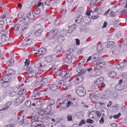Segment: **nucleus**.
<instances>
[{
  "label": "nucleus",
  "mask_w": 127,
  "mask_h": 127,
  "mask_svg": "<svg viewBox=\"0 0 127 127\" xmlns=\"http://www.w3.org/2000/svg\"><path fill=\"white\" fill-rule=\"evenodd\" d=\"M76 60V58L73 55V54L70 53L66 57L65 61L66 63L71 64Z\"/></svg>",
  "instance_id": "nucleus-1"
},
{
  "label": "nucleus",
  "mask_w": 127,
  "mask_h": 127,
  "mask_svg": "<svg viewBox=\"0 0 127 127\" xmlns=\"http://www.w3.org/2000/svg\"><path fill=\"white\" fill-rule=\"evenodd\" d=\"M25 71L26 72L28 73L29 76L31 77H33L36 75L39 71L37 69H33L32 67L30 66V68Z\"/></svg>",
  "instance_id": "nucleus-2"
},
{
  "label": "nucleus",
  "mask_w": 127,
  "mask_h": 127,
  "mask_svg": "<svg viewBox=\"0 0 127 127\" xmlns=\"http://www.w3.org/2000/svg\"><path fill=\"white\" fill-rule=\"evenodd\" d=\"M76 92L77 95L80 96H83L86 95V91L82 87H79L76 89Z\"/></svg>",
  "instance_id": "nucleus-3"
},
{
  "label": "nucleus",
  "mask_w": 127,
  "mask_h": 127,
  "mask_svg": "<svg viewBox=\"0 0 127 127\" xmlns=\"http://www.w3.org/2000/svg\"><path fill=\"white\" fill-rule=\"evenodd\" d=\"M70 105V101L67 100H65L61 103L60 110H64L66 108H68Z\"/></svg>",
  "instance_id": "nucleus-4"
},
{
  "label": "nucleus",
  "mask_w": 127,
  "mask_h": 127,
  "mask_svg": "<svg viewBox=\"0 0 127 127\" xmlns=\"http://www.w3.org/2000/svg\"><path fill=\"white\" fill-rule=\"evenodd\" d=\"M31 127H44L43 125L42 122L40 121H39L37 120H34L32 123Z\"/></svg>",
  "instance_id": "nucleus-5"
},
{
  "label": "nucleus",
  "mask_w": 127,
  "mask_h": 127,
  "mask_svg": "<svg viewBox=\"0 0 127 127\" xmlns=\"http://www.w3.org/2000/svg\"><path fill=\"white\" fill-rule=\"evenodd\" d=\"M67 31L65 29H64L61 31L60 32L59 39H60L62 41L65 39V37L67 33Z\"/></svg>",
  "instance_id": "nucleus-6"
},
{
  "label": "nucleus",
  "mask_w": 127,
  "mask_h": 127,
  "mask_svg": "<svg viewBox=\"0 0 127 127\" xmlns=\"http://www.w3.org/2000/svg\"><path fill=\"white\" fill-rule=\"evenodd\" d=\"M100 60H95L93 62V64L96 65V66L98 69H100L101 68L104 67L105 63L104 62H100Z\"/></svg>",
  "instance_id": "nucleus-7"
},
{
  "label": "nucleus",
  "mask_w": 127,
  "mask_h": 127,
  "mask_svg": "<svg viewBox=\"0 0 127 127\" xmlns=\"http://www.w3.org/2000/svg\"><path fill=\"white\" fill-rule=\"evenodd\" d=\"M11 77L6 74L3 76L2 79H1V81H4L8 83L11 81Z\"/></svg>",
  "instance_id": "nucleus-8"
},
{
  "label": "nucleus",
  "mask_w": 127,
  "mask_h": 127,
  "mask_svg": "<svg viewBox=\"0 0 127 127\" xmlns=\"http://www.w3.org/2000/svg\"><path fill=\"white\" fill-rule=\"evenodd\" d=\"M83 63H78V67L76 69L78 73H80V74H83L85 72V71L83 68L80 67L81 66L83 65Z\"/></svg>",
  "instance_id": "nucleus-9"
},
{
  "label": "nucleus",
  "mask_w": 127,
  "mask_h": 127,
  "mask_svg": "<svg viewBox=\"0 0 127 127\" xmlns=\"http://www.w3.org/2000/svg\"><path fill=\"white\" fill-rule=\"evenodd\" d=\"M22 21L25 24L23 28H22L23 30L24 28V29H27L28 28V25L30 23V19L28 17H26L23 18Z\"/></svg>",
  "instance_id": "nucleus-10"
},
{
  "label": "nucleus",
  "mask_w": 127,
  "mask_h": 127,
  "mask_svg": "<svg viewBox=\"0 0 127 127\" xmlns=\"http://www.w3.org/2000/svg\"><path fill=\"white\" fill-rule=\"evenodd\" d=\"M46 50L44 47L42 46L41 48L38 51V54L37 56H41V57H42L43 55L46 54Z\"/></svg>",
  "instance_id": "nucleus-11"
},
{
  "label": "nucleus",
  "mask_w": 127,
  "mask_h": 127,
  "mask_svg": "<svg viewBox=\"0 0 127 127\" xmlns=\"http://www.w3.org/2000/svg\"><path fill=\"white\" fill-rule=\"evenodd\" d=\"M57 32L56 30L55 31L54 30H51L48 35V38L51 39L55 36L56 37H57L58 36V34H57Z\"/></svg>",
  "instance_id": "nucleus-12"
},
{
  "label": "nucleus",
  "mask_w": 127,
  "mask_h": 127,
  "mask_svg": "<svg viewBox=\"0 0 127 127\" xmlns=\"http://www.w3.org/2000/svg\"><path fill=\"white\" fill-rule=\"evenodd\" d=\"M42 79V78L38 77L37 78L35 82V84L37 85H39L40 86H44L45 84H44V83Z\"/></svg>",
  "instance_id": "nucleus-13"
},
{
  "label": "nucleus",
  "mask_w": 127,
  "mask_h": 127,
  "mask_svg": "<svg viewBox=\"0 0 127 127\" xmlns=\"http://www.w3.org/2000/svg\"><path fill=\"white\" fill-rule=\"evenodd\" d=\"M50 4V3L49 1L48 0H46L41 6V9L44 10H47L48 7L49 6Z\"/></svg>",
  "instance_id": "nucleus-14"
},
{
  "label": "nucleus",
  "mask_w": 127,
  "mask_h": 127,
  "mask_svg": "<svg viewBox=\"0 0 127 127\" xmlns=\"http://www.w3.org/2000/svg\"><path fill=\"white\" fill-rule=\"evenodd\" d=\"M47 108L49 109V110L48 111H47V112H46L42 116V118L43 120H48L50 119V117L49 116V112L50 111L51 109L50 108V106H47Z\"/></svg>",
  "instance_id": "nucleus-15"
},
{
  "label": "nucleus",
  "mask_w": 127,
  "mask_h": 127,
  "mask_svg": "<svg viewBox=\"0 0 127 127\" xmlns=\"http://www.w3.org/2000/svg\"><path fill=\"white\" fill-rule=\"evenodd\" d=\"M75 81L77 84H79L81 82L83 79V77L80 74H76L75 76Z\"/></svg>",
  "instance_id": "nucleus-16"
},
{
  "label": "nucleus",
  "mask_w": 127,
  "mask_h": 127,
  "mask_svg": "<svg viewBox=\"0 0 127 127\" xmlns=\"http://www.w3.org/2000/svg\"><path fill=\"white\" fill-rule=\"evenodd\" d=\"M32 42V40L31 39L27 38L22 41L21 45L22 46H25L30 44Z\"/></svg>",
  "instance_id": "nucleus-17"
},
{
  "label": "nucleus",
  "mask_w": 127,
  "mask_h": 127,
  "mask_svg": "<svg viewBox=\"0 0 127 127\" xmlns=\"http://www.w3.org/2000/svg\"><path fill=\"white\" fill-rule=\"evenodd\" d=\"M24 99V97L22 96H20L17 97L15 100L14 103L16 105L19 104Z\"/></svg>",
  "instance_id": "nucleus-18"
},
{
  "label": "nucleus",
  "mask_w": 127,
  "mask_h": 127,
  "mask_svg": "<svg viewBox=\"0 0 127 127\" xmlns=\"http://www.w3.org/2000/svg\"><path fill=\"white\" fill-rule=\"evenodd\" d=\"M9 34L2 36L1 40L3 43H5L8 41L9 40Z\"/></svg>",
  "instance_id": "nucleus-19"
},
{
  "label": "nucleus",
  "mask_w": 127,
  "mask_h": 127,
  "mask_svg": "<svg viewBox=\"0 0 127 127\" xmlns=\"http://www.w3.org/2000/svg\"><path fill=\"white\" fill-rule=\"evenodd\" d=\"M82 16L81 15L77 16L74 19L76 23H80L82 21Z\"/></svg>",
  "instance_id": "nucleus-20"
},
{
  "label": "nucleus",
  "mask_w": 127,
  "mask_h": 127,
  "mask_svg": "<svg viewBox=\"0 0 127 127\" xmlns=\"http://www.w3.org/2000/svg\"><path fill=\"white\" fill-rule=\"evenodd\" d=\"M111 51L113 54L115 55H118L119 52V48L117 47L113 48Z\"/></svg>",
  "instance_id": "nucleus-21"
},
{
  "label": "nucleus",
  "mask_w": 127,
  "mask_h": 127,
  "mask_svg": "<svg viewBox=\"0 0 127 127\" xmlns=\"http://www.w3.org/2000/svg\"><path fill=\"white\" fill-rule=\"evenodd\" d=\"M41 64L39 61H37L34 64V68L35 69H37L38 71H39L41 70L40 66Z\"/></svg>",
  "instance_id": "nucleus-22"
},
{
  "label": "nucleus",
  "mask_w": 127,
  "mask_h": 127,
  "mask_svg": "<svg viewBox=\"0 0 127 127\" xmlns=\"http://www.w3.org/2000/svg\"><path fill=\"white\" fill-rule=\"evenodd\" d=\"M30 60L29 59H27L25 62L24 69L25 70L28 69L30 68Z\"/></svg>",
  "instance_id": "nucleus-23"
},
{
  "label": "nucleus",
  "mask_w": 127,
  "mask_h": 127,
  "mask_svg": "<svg viewBox=\"0 0 127 127\" xmlns=\"http://www.w3.org/2000/svg\"><path fill=\"white\" fill-rule=\"evenodd\" d=\"M45 58L46 61L48 62H50L52 61L53 58V56L52 55H46Z\"/></svg>",
  "instance_id": "nucleus-24"
},
{
  "label": "nucleus",
  "mask_w": 127,
  "mask_h": 127,
  "mask_svg": "<svg viewBox=\"0 0 127 127\" xmlns=\"http://www.w3.org/2000/svg\"><path fill=\"white\" fill-rule=\"evenodd\" d=\"M83 21L86 25H88L91 21V19L87 16L85 17L84 18Z\"/></svg>",
  "instance_id": "nucleus-25"
},
{
  "label": "nucleus",
  "mask_w": 127,
  "mask_h": 127,
  "mask_svg": "<svg viewBox=\"0 0 127 127\" xmlns=\"http://www.w3.org/2000/svg\"><path fill=\"white\" fill-rule=\"evenodd\" d=\"M15 73L16 72L14 70L10 69L8 70V73L6 74H7L10 77H12V76L14 75Z\"/></svg>",
  "instance_id": "nucleus-26"
},
{
  "label": "nucleus",
  "mask_w": 127,
  "mask_h": 127,
  "mask_svg": "<svg viewBox=\"0 0 127 127\" xmlns=\"http://www.w3.org/2000/svg\"><path fill=\"white\" fill-rule=\"evenodd\" d=\"M63 48V47L62 45H57L56 48L57 52L59 54L61 53Z\"/></svg>",
  "instance_id": "nucleus-27"
},
{
  "label": "nucleus",
  "mask_w": 127,
  "mask_h": 127,
  "mask_svg": "<svg viewBox=\"0 0 127 127\" xmlns=\"http://www.w3.org/2000/svg\"><path fill=\"white\" fill-rule=\"evenodd\" d=\"M97 11L98 14H100L102 12V10L101 7H96L94 10V12Z\"/></svg>",
  "instance_id": "nucleus-28"
},
{
  "label": "nucleus",
  "mask_w": 127,
  "mask_h": 127,
  "mask_svg": "<svg viewBox=\"0 0 127 127\" xmlns=\"http://www.w3.org/2000/svg\"><path fill=\"white\" fill-rule=\"evenodd\" d=\"M89 117L91 119H95L96 118L95 111H92L89 115Z\"/></svg>",
  "instance_id": "nucleus-29"
},
{
  "label": "nucleus",
  "mask_w": 127,
  "mask_h": 127,
  "mask_svg": "<svg viewBox=\"0 0 127 127\" xmlns=\"http://www.w3.org/2000/svg\"><path fill=\"white\" fill-rule=\"evenodd\" d=\"M2 31L1 32L0 34H1L2 36L3 35H6L8 34V30L6 28L3 29Z\"/></svg>",
  "instance_id": "nucleus-30"
},
{
  "label": "nucleus",
  "mask_w": 127,
  "mask_h": 127,
  "mask_svg": "<svg viewBox=\"0 0 127 127\" xmlns=\"http://www.w3.org/2000/svg\"><path fill=\"white\" fill-rule=\"evenodd\" d=\"M103 79L102 78L98 79L95 82L94 84L97 85L101 84V83L103 82Z\"/></svg>",
  "instance_id": "nucleus-31"
},
{
  "label": "nucleus",
  "mask_w": 127,
  "mask_h": 127,
  "mask_svg": "<svg viewBox=\"0 0 127 127\" xmlns=\"http://www.w3.org/2000/svg\"><path fill=\"white\" fill-rule=\"evenodd\" d=\"M13 19L12 18H7L6 19V21L7 23L9 25H11L13 23Z\"/></svg>",
  "instance_id": "nucleus-32"
},
{
  "label": "nucleus",
  "mask_w": 127,
  "mask_h": 127,
  "mask_svg": "<svg viewBox=\"0 0 127 127\" xmlns=\"http://www.w3.org/2000/svg\"><path fill=\"white\" fill-rule=\"evenodd\" d=\"M89 97L92 101H94L96 98V96L95 94L92 93L89 95Z\"/></svg>",
  "instance_id": "nucleus-33"
},
{
  "label": "nucleus",
  "mask_w": 127,
  "mask_h": 127,
  "mask_svg": "<svg viewBox=\"0 0 127 127\" xmlns=\"http://www.w3.org/2000/svg\"><path fill=\"white\" fill-rule=\"evenodd\" d=\"M26 92V90L24 88L20 90L18 93V95H22L24 94Z\"/></svg>",
  "instance_id": "nucleus-34"
},
{
  "label": "nucleus",
  "mask_w": 127,
  "mask_h": 127,
  "mask_svg": "<svg viewBox=\"0 0 127 127\" xmlns=\"http://www.w3.org/2000/svg\"><path fill=\"white\" fill-rule=\"evenodd\" d=\"M47 111H46L43 109H40L38 110V113L39 115H43Z\"/></svg>",
  "instance_id": "nucleus-35"
},
{
  "label": "nucleus",
  "mask_w": 127,
  "mask_h": 127,
  "mask_svg": "<svg viewBox=\"0 0 127 127\" xmlns=\"http://www.w3.org/2000/svg\"><path fill=\"white\" fill-rule=\"evenodd\" d=\"M23 117L21 116H19L17 117V120L19 124H22L23 123Z\"/></svg>",
  "instance_id": "nucleus-36"
},
{
  "label": "nucleus",
  "mask_w": 127,
  "mask_h": 127,
  "mask_svg": "<svg viewBox=\"0 0 127 127\" xmlns=\"http://www.w3.org/2000/svg\"><path fill=\"white\" fill-rule=\"evenodd\" d=\"M57 85L52 84L50 85V88L52 91H54L56 90L57 88Z\"/></svg>",
  "instance_id": "nucleus-37"
},
{
  "label": "nucleus",
  "mask_w": 127,
  "mask_h": 127,
  "mask_svg": "<svg viewBox=\"0 0 127 127\" xmlns=\"http://www.w3.org/2000/svg\"><path fill=\"white\" fill-rule=\"evenodd\" d=\"M117 75L116 73L114 71H112L109 73L108 76L111 78H113L115 77Z\"/></svg>",
  "instance_id": "nucleus-38"
},
{
  "label": "nucleus",
  "mask_w": 127,
  "mask_h": 127,
  "mask_svg": "<svg viewBox=\"0 0 127 127\" xmlns=\"http://www.w3.org/2000/svg\"><path fill=\"white\" fill-rule=\"evenodd\" d=\"M0 27L1 29L6 28L4 22L3 20H0Z\"/></svg>",
  "instance_id": "nucleus-39"
},
{
  "label": "nucleus",
  "mask_w": 127,
  "mask_h": 127,
  "mask_svg": "<svg viewBox=\"0 0 127 127\" xmlns=\"http://www.w3.org/2000/svg\"><path fill=\"white\" fill-rule=\"evenodd\" d=\"M41 26L40 24L36 25L34 26V28L33 30L36 31L39 30H42L41 29Z\"/></svg>",
  "instance_id": "nucleus-40"
},
{
  "label": "nucleus",
  "mask_w": 127,
  "mask_h": 127,
  "mask_svg": "<svg viewBox=\"0 0 127 127\" xmlns=\"http://www.w3.org/2000/svg\"><path fill=\"white\" fill-rule=\"evenodd\" d=\"M70 84V82L69 80L68 81L65 80L64 81V86L66 87L69 86Z\"/></svg>",
  "instance_id": "nucleus-41"
},
{
  "label": "nucleus",
  "mask_w": 127,
  "mask_h": 127,
  "mask_svg": "<svg viewBox=\"0 0 127 127\" xmlns=\"http://www.w3.org/2000/svg\"><path fill=\"white\" fill-rule=\"evenodd\" d=\"M71 105L72 106H73L76 105L77 103V102L76 100V98H73V99L70 101Z\"/></svg>",
  "instance_id": "nucleus-42"
},
{
  "label": "nucleus",
  "mask_w": 127,
  "mask_h": 127,
  "mask_svg": "<svg viewBox=\"0 0 127 127\" xmlns=\"http://www.w3.org/2000/svg\"><path fill=\"white\" fill-rule=\"evenodd\" d=\"M75 28V26L74 25L71 26L68 31V33H71L74 30Z\"/></svg>",
  "instance_id": "nucleus-43"
},
{
  "label": "nucleus",
  "mask_w": 127,
  "mask_h": 127,
  "mask_svg": "<svg viewBox=\"0 0 127 127\" xmlns=\"http://www.w3.org/2000/svg\"><path fill=\"white\" fill-rule=\"evenodd\" d=\"M14 62V60L13 59L9 60L7 62V65L8 66H11L13 64Z\"/></svg>",
  "instance_id": "nucleus-44"
},
{
  "label": "nucleus",
  "mask_w": 127,
  "mask_h": 127,
  "mask_svg": "<svg viewBox=\"0 0 127 127\" xmlns=\"http://www.w3.org/2000/svg\"><path fill=\"white\" fill-rule=\"evenodd\" d=\"M57 85H58V86L60 87H62L64 86V81L63 80H61L57 82Z\"/></svg>",
  "instance_id": "nucleus-45"
},
{
  "label": "nucleus",
  "mask_w": 127,
  "mask_h": 127,
  "mask_svg": "<svg viewBox=\"0 0 127 127\" xmlns=\"http://www.w3.org/2000/svg\"><path fill=\"white\" fill-rule=\"evenodd\" d=\"M27 17H28L29 19L33 18L34 17V14L32 12H30L28 14Z\"/></svg>",
  "instance_id": "nucleus-46"
},
{
  "label": "nucleus",
  "mask_w": 127,
  "mask_h": 127,
  "mask_svg": "<svg viewBox=\"0 0 127 127\" xmlns=\"http://www.w3.org/2000/svg\"><path fill=\"white\" fill-rule=\"evenodd\" d=\"M39 91H36L34 92V93L33 95V96L34 97H39Z\"/></svg>",
  "instance_id": "nucleus-47"
},
{
  "label": "nucleus",
  "mask_w": 127,
  "mask_h": 127,
  "mask_svg": "<svg viewBox=\"0 0 127 127\" xmlns=\"http://www.w3.org/2000/svg\"><path fill=\"white\" fill-rule=\"evenodd\" d=\"M20 27V25L19 24H17L14 26V29L15 31H18Z\"/></svg>",
  "instance_id": "nucleus-48"
},
{
  "label": "nucleus",
  "mask_w": 127,
  "mask_h": 127,
  "mask_svg": "<svg viewBox=\"0 0 127 127\" xmlns=\"http://www.w3.org/2000/svg\"><path fill=\"white\" fill-rule=\"evenodd\" d=\"M115 88L117 90L119 91L122 90L123 89V88L122 87L121 85L119 84L116 86Z\"/></svg>",
  "instance_id": "nucleus-49"
},
{
  "label": "nucleus",
  "mask_w": 127,
  "mask_h": 127,
  "mask_svg": "<svg viewBox=\"0 0 127 127\" xmlns=\"http://www.w3.org/2000/svg\"><path fill=\"white\" fill-rule=\"evenodd\" d=\"M33 31L34 32V34L35 35H36L38 36L41 33L42 30L36 31L33 30Z\"/></svg>",
  "instance_id": "nucleus-50"
},
{
  "label": "nucleus",
  "mask_w": 127,
  "mask_h": 127,
  "mask_svg": "<svg viewBox=\"0 0 127 127\" xmlns=\"http://www.w3.org/2000/svg\"><path fill=\"white\" fill-rule=\"evenodd\" d=\"M114 43L112 41L109 42L107 44V46L108 47H111L114 46Z\"/></svg>",
  "instance_id": "nucleus-51"
},
{
  "label": "nucleus",
  "mask_w": 127,
  "mask_h": 127,
  "mask_svg": "<svg viewBox=\"0 0 127 127\" xmlns=\"http://www.w3.org/2000/svg\"><path fill=\"white\" fill-rule=\"evenodd\" d=\"M45 92L42 90L39 91V97H43L45 96Z\"/></svg>",
  "instance_id": "nucleus-52"
},
{
  "label": "nucleus",
  "mask_w": 127,
  "mask_h": 127,
  "mask_svg": "<svg viewBox=\"0 0 127 127\" xmlns=\"http://www.w3.org/2000/svg\"><path fill=\"white\" fill-rule=\"evenodd\" d=\"M97 51L98 52H101L103 50V48L102 46L101 45L100 46H97Z\"/></svg>",
  "instance_id": "nucleus-53"
},
{
  "label": "nucleus",
  "mask_w": 127,
  "mask_h": 127,
  "mask_svg": "<svg viewBox=\"0 0 127 127\" xmlns=\"http://www.w3.org/2000/svg\"><path fill=\"white\" fill-rule=\"evenodd\" d=\"M109 16L110 17H115L116 16V14L113 12L112 11H110V13L109 14Z\"/></svg>",
  "instance_id": "nucleus-54"
},
{
  "label": "nucleus",
  "mask_w": 127,
  "mask_h": 127,
  "mask_svg": "<svg viewBox=\"0 0 127 127\" xmlns=\"http://www.w3.org/2000/svg\"><path fill=\"white\" fill-rule=\"evenodd\" d=\"M2 87H5L8 86V83H7L6 82H4V81H3V82H2Z\"/></svg>",
  "instance_id": "nucleus-55"
},
{
  "label": "nucleus",
  "mask_w": 127,
  "mask_h": 127,
  "mask_svg": "<svg viewBox=\"0 0 127 127\" xmlns=\"http://www.w3.org/2000/svg\"><path fill=\"white\" fill-rule=\"evenodd\" d=\"M121 113H119L117 115H113V118L114 119H118L121 116Z\"/></svg>",
  "instance_id": "nucleus-56"
},
{
  "label": "nucleus",
  "mask_w": 127,
  "mask_h": 127,
  "mask_svg": "<svg viewBox=\"0 0 127 127\" xmlns=\"http://www.w3.org/2000/svg\"><path fill=\"white\" fill-rule=\"evenodd\" d=\"M40 8H38L35 10L34 13L36 15H38L40 13Z\"/></svg>",
  "instance_id": "nucleus-57"
},
{
  "label": "nucleus",
  "mask_w": 127,
  "mask_h": 127,
  "mask_svg": "<svg viewBox=\"0 0 127 127\" xmlns=\"http://www.w3.org/2000/svg\"><path fill=\"white\" fill-rule=\"evenodd\" d=\"M99 56V54L97 53H95L92 56V57L93 58L94 60L96 58L98 57Z\"/></svg>",
  "instance_id": "nucleus-58"
},
{
  "label": "nucleus",
  "mask_w": 127,
  "mask_h": 127,
  "mask_svg": "<svg viewBox=\"0 0 127 127\" xmlns=\"http://www.w3.org/2000/svg\"><path fill=\"white\" fill-rule=\"evenodd\" d=\"M95 116L96 115L98 117H101V114L99 111H95Z\"/></svg>",
  "instance_id": "nucleus-59"
},
{
  "label": "nucleus",
  "mask_w": 127,
  "mask_h": 127,
  "mask_svg": "<svg viewBox=\"0 0 127 127\" xmlns=\"http://www.w3.org/2000/svg\"><path fill=\"white\" fill-rule=\"evenodd\" d=\"M125 64L124 61L120 63V65L121 68H122V69H123V68L125 66Z\"/></svg>",
  "instance_id": "nucleus-60"
},
{
  "label": "nucleus",
  "mask_w": 127,
  "mask_h": 127,
  "mask_svg": "<svg viewBox=\"0 0 127 127\" xmlns=\"http://www.w3.org/2000/svg\"><path fill=\"white\" fill-rule=\"evenodd\" d=\"M86 123V121L83 120H81L80 122L79 123V126H81L82 125Z\"/></svg>",
  "instance_id": "nucleus-61"
},
{
  "label": "nucleus",
  "mask_w": 127,
  "mask_h": 127,
  "mask_svg": "<svg viewBox=\"0 0 127 127\" xmlns=\"http://www.w3.org/2000/svg\"><path fill=\"white\" fill-rule=\"evenodd\" d=\"M72 116L71 115L69 114L68 115L67 117L68 120L69 121H72Z\"/></svg>",
  "instance_id": "nucleus-62"
},
{
  "label": "nucleus",
  "mask_w": 127,
  "mask_h": 127,
  "mask_svg": "<svg viewBox=\"0 0 127 127\" xmlns=\"http://www.w3.org/2000/svg\"><path fill=\"white\" fill-rule=\"evenodd\" d=\"M95 4V0H92L90 1V5L91 6H93Z\"/></svg>",
  "instance_id": "nucleus-63"
},
{
  "label": "nucleus",
  "mask_w": 127,
  "mask_h": 127,
  "mask_svg": "<svg viewBox=\"0 0 127 127\" xmlns=\"http://www.w3.org/2000/svg\"><path fill=\"white\" fill-rule=\"evenodd\" d=\"M31 102L30 100L27 101L26 102L25 104L27 106H30L31 105Z\"/></svg>",
  "instance_id": "nucleus-64"
}]
</instances>
